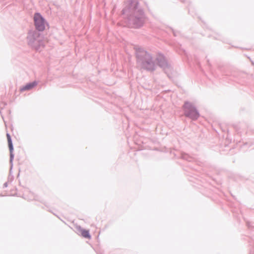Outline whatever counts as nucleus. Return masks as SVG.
<instances>
[{"label": "nucleus", "instance_id": "nucleus-1", "mask_svg": "<svg viewBox=\"0 0 254 254\" xmlns=\"http://www.w3.org/2000/svg\"><path fill=\"white\" fill-rule=\"evenodd\" d=\"M185 114L193 120H196L199 116V114L194 106L191 103L187 102L184 104Z\"/></svg>", "mask_w": 254, "mask_h": 254}, {"label": "nucleus", "instance_id": "nucleus-2", "mask_svg": "<svg viewBox=\"0 0 254 254\" xmlns=\"http://www.w3.org/2000/svg\"><path fill=\"white\" fill-rule=\"evenodd\" d=\"M138 56L140 57V60L145 68L149 70L154 69V63L152 62L151 57L149 54L145 52H142L141 55Z\"/></svg>", "mask_w": 254, "mask_h": 254}, {"label": "nucleus", "instance_id": "nucleus-3", "mask_svg": "<svg viewBox=\"0 0 254 254\" xmlns=\"http://www.w3.org/2000/svg\"><path fill=\"white\" fill-rule=\"evenodd\" d=\"M34 19L36 29L39 31L44 30L47 24L42 16L39 13H36Z\"/></svg>", "mask_w": 254, "mask_h": 254}, {"label": "nucleus", "instance_id": "nucleus-4", "mask_svg": "<svg viewBox=\"0 0 254 254\" xmlns=\"http://www.w3.org/2000/svg\"><path fill=\"white\" fill-rule=\"evenodd\" d=\"M78 230L80 234L83 237L88 239H91V236L88 230L81 228H79Z\"/></svg>", "mask_w": 254, "mask_h": 254}, {"label": "nucleus", "instance_id": "nucleus-5", "mask_svg": "<svg viewBox=\"0 0 254 254\" xmlns=\"http://www.w3.org/2000/svg\"><path fill=\"white\" fill-rule=\"evenodd\" d=\"M36 83L35 82L29 83L25 85V86L21 88L20 91H23L25 90H28L31 89L32 88H33L35 86H36Z\"/></svg>", "mask_w": 254, "mask_h": 254}, {"label": "nucleus", "instance_id": "nucleus-6", "mask_svg": "<svg viewBox=\"0 0 254 254\" xmlns=\"http://www.w3.org/2000/svg\"><path fill=\"white\" fill-rule=\"evenodd\" d=\"M6 137H7V139L8 147H9L10 151L11 152L13 150V146H12L11 139L9 134L7 133Z\"/></svg>", "mask_w": 254, "mask_h": 254}]
</instances>
